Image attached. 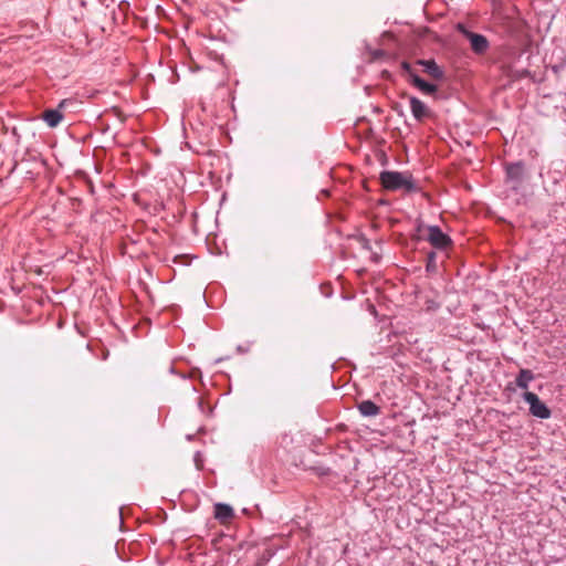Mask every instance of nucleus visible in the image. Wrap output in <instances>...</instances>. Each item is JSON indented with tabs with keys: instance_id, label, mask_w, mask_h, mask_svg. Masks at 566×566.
Segmentation results:
<instances>
[{
	"instance_id": "7ed1b4c3",
	"label": "nucleus",
	"mask_w": 566,
	"mask_h": 566,
	"mask_svg": "<svg viewBox=\"0 0 566 566\" xmlns=\"http://www.w3.org/2000/svg\"><path fill=\"white\" fill-rule=\"evenodd\" d=\"M523 399L530 405V413L539 419H548L552 415L549 408L532 391H525Z\"/></svg>"
},
{
	"instance_id": "9b49d317",
	"label": "nucleus",
	"mask_w": 566,
	"mask_h": 566,
	"mask_svg": "<svg viewBox=\"0 0 566 566\" xmlns=\"http://www.w3.org/2000/svg\"><path fill=\"white\" fill-rule=\"evenodd\" d=\"M358 410L365 417H375L380 413V408L371 400H363L359 402Z\"/></svg>"
},
{
	"instance_id": "20e7f679",
	"label": "nucleus",
	"mask_w": 566,
	"mask_h": 566,
	"mask_svg": "<svg viewBox=\"0 0 566 566\" xmlns=\"http://www.w3.org/2000/svg\"><path fill=\"white\" fill-rule=\"evenodd\" d=\"M458 30L470 42L471 50L475 54H484L488 51L490 43L484 35L468 30L463 24H459Z\"/></svg>"
},
{
	"instance_id": "4468645a",
	"label": "nucleus",
	"mask_w": 566,
	"mask_h": 566,
	"mask_svg": "<svg viewBox=\"0 0 566 566\" xmlns=\"http://www.w3.org/2000/svg\"><path fill=\"white\" fill-rule=\"evenodd\" d=\"M400 67L407 76L408 82L412 80V74H417L412 65L407 61L401 62Z\"/></svg>"
},
{
	"instance_id": "ddd939ff",
	"label": "nucleus",
	"mask_w": 566,
	"mask_h": 566,
	"mask_svg": "<svg viewBox=\"0 0 566 566\" xmlns=\"http://www.w3.org/2000/svg\"><path fill=\"white\" fill-rule=\"evenodd\" d=\"M436 259H437L436 252L431 251V252L428 253V255H427V264H426L427 272H436L437 271Z\"/></svg>"
},
{
	"instance_id": "9d476101",
	"label": "nucleus",
	"mask_w": 566,
	"mask_h": 566,
	"mask_svg": "<svg viewBox=\"0 0 566 566\" xmlns=\"http://www.w3.org/2000/svg\"><path fill=\"white\" fill-rule=\"evenodd\" d=\"M214 516L216 518L226 522L234 516V511L228 504L218 503L214 505Z\"/></svg>"
},
{
	"instance_id": "0eeeda50",
	"label": "nucleus",
	"mask_w": 566,
	"mask_h": 566,
	"mask_svg": "<svg viewBox=\"0 0 566 566\" xmlns=\"http://www.w3.org/2000/svg\"><path fill=\"white\" fill-rule=\"evenodd\" d=\"M410 109L412 116L418 122H422L424 118L430 116L429 107L416 96H409Z\"/></svg>"
},
{
	"instance_id": "f8f14e48",
	"label": "nucleus",
	"mask_w": 566,
	"mask_h": 566,
	"mask_svg": "<svg viewBox=\"0 0 566 566\" xmlns=\"http://www.w3.org/2000/svg\"><path fill=\"white\" fill-rule=\"evenodd\" d=\"M534 380V374L530 369H521L516 376L515 384L521 389H527L530 382Z\"/></svg>"
},
{
	"instance_id": "39448f33",
	"label": "nucleus",
	"mask_w": 566,
	"mask_h": 566,
	"mask_svg": "<svg viewBox=\"0 0 566 566\" xmlns=\"http://www.w3.org/2000/svg\"><path fill=\"white\" fill-rule=\"evenodd\" d=\"M71 99H63L59 103L57 108H49L42 113V119L48 124L49 127H56L63 119V109L67 104H71Z\"/></svg>"
},
{
	"instance_id": "6e6552de",
	"label": "nucleus",
	"mask_w": 566,
	"mask_h": 566,
	"mask_svg": "<svg viewBox=\"0 0 566 566\" xmlns=\"http://www.w3.org/2000/svg\"><path fill=\"white\" fill-rule=\"evenodd\" d=\"M409 83L426 95H433L438 92V86L436 84L426 82L418 74H412V80Z\"/></svg>"
},
{
	"instance_id": "423d86ee",
	"label": "nucleus",
	"mask_w": 566,
	"mask_h": 566,
	"mask_svg": "<svg viewBox=\"0 0 566 566\" xmlns=\"http://www.w3.org/2000/svg\"><path fill=\"white\" fill-rule=\"evenodd\" d=\"M416 64L422 66L423 73L436 81L444 78L443 70L436 63L434 60H417Z\"/></svg>"
},
{
	"instance_id": "1a4fd4ad",
	"label": "nucleus",
	"mask_w": 566,
	"mask_h": 566,
	"mask_svg": "<svg viewBox=\"0 0 566 566\" xmlns=\"http://www.w3.org/2000/svg\"><path fill=\"white\" fill-rule=\"evenodd\" d=\"M524 165L523 163H513L506 167V176L510 180L521 182L524 177Z\"/></svg>"
},
{
	"instance_id": "f257e3e1",
	"label": "nucleus",
	"mask_w": 566,
	"mask_h": 566,
	"mask_svg": "<svg viewBox=\"0 0 566 566\" xmlns=\"http://www.w3.org/2000/svg\"><path fill=\"white\" fill-rule=\"evenodd\" d=\"M379 180L381 186L389 191L405 190L415 192L419 190L412 176L408 172L385 170L380 174Z\"/></svg>"
},
{
	"instance_id": "f03ea898",
	"label": "nucleus",
	"mask_w": 566,
	"mask_h": 566,
	"mask_svg": "<svg viewBox=\"0 0 566 566\" xmlns=\"http://www.w3.org/2000/svg\"><path fill=\"white\" fill-rule=\"evenodd\" d=\"M417 232L419 234L426 232L424 239L438 250H446L452 244L451 238L442 232L438 226H424L419 222L417 226Z\"/></svg>"
}]
</instances>
